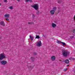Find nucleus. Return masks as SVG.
<instances>
[{"instance_id":"f257e3e1","label":"nucleus","mask_w":75,"mask_h":75,"mask_svg":"<svg viewBox=\"0 0 75 75\" xmlns=\"http://www.w3.org/2000/svg\"><path fill=\"white\" fill-rule=\"evenodd\" d=\"M38 6H39L38 4H36L32 6L31 7L33 8H34V9L36 10H38Z\"/></svg>"},{"instance_id":"f03ea898","label":"nucleus","mask_w":75,"mask_h":75,"mask_svg":"<svg viewBox=\"0 0 75 75\" xmlns=\"http://www.w3.org/2000/svg\"><path fill=\"white\" fill-rule=\"evenodd\" d=\"M6 58V56H4V53H1L0 54V61L3 60V59Z\"/></svg>"},{"instance_id":"7ed1b4c3","label":"nucleus","mask_w":75,"mask_h":75,"mask_svg":"<svg viewBox=\"0 0 75 75\" xmlns=\"http://www.w3.org/2000/svg\"><path fill=\"white\" fill-rule=\"evenodd\" d=\"M62 54L63 56H64V57H67V55H68V52L67 51H63L62 52Z\"/></svg>"},{"instance_id":"20e7f679","label":"nucleus","mask_w":75,"mask_h":75,"mask_svg":"<svg viewBox=\"0 0 75 75\" xmlns=\"http://www.w3.org/2000/svg\"><path fill=\"white\" fill-rule=\"evenodd\" d=\"M1 63L2 65H6L7 64V61L6 60H2L1 62Z\"/></svg>"},{"instance_id":"39448f33","label":"nucleus","mask_w":75,"mask_h":75,"mask_svg":"<svg viewBox=\"0 0 75 75\" xmlns=\"http://www.w3.org/2000/svg\"><path fill=\"white\" fill-rule=\"evenodd\" d=\"M41 45H42V43H41V41H40V42H38L37 44V46H38V47H41Z\"/></svg>"},{"instance_id":"423d86ee","label":"nucleus","mask_w":75,"mask_h":75,"mask_svg":"<svg viewBox=\"0 0 75 75\" xmlns=\"http://www.w3.org/2000/svg\"><path fill=\"white\" fill-rule=\"evenodd\" d=\"M0 24L1 25H2V26H5V23L4 21H2L0 22Z\"/></svg>"},{"instance_id":"0eeeda50","label":"nucleus","mask_w":75,"mask_h":75,"mask_svg":"<svg viewBox=\"0 0 75 75\" xmlns=\"http://www.w3.org/2000/svg\"><path fill=\"white\" fill-rule=\"evenodd\" d=\"M51 59L52 61H55V56H52Z\"/></svg>"},{"instance_id":"6e6552de","label":"nucleus","mask_w":75,"mask_h":75,"mask_svg":"<svg viewBox=\"0 0 75 75\" xmlns=\"http://www.w3.org/2000/svg\"><path fill=\"white\" fill-rule=\"evenodd\" d=\"M50 14L52 15L54 14V13H55V11H54L53 10H51L50 11Z\"/></svg>"},{"instance_id":"1a4fd4ad","label":"nucleus","mask_w":75,"mask_h":75,"mask_svg":"<svg viewBox=\"0 0 75 75\" xmlns=\"http://www.w3.org/2000/svg\"><path fill=\"white\" fill-rule=\"evenodd\" d=\"M52 27H53L54 28L56 27V26H57V25H56V24L54 23H52Z\"/></svg>"},{"instance_id":"9d476101","label":"nucleus","mask_w":75,"mask_h":75,"mask_svg":"<svg viewBox=\"0 0 75 75\" xmlns=\"http://www.w3.org/2000/svg\"><path fill=\"white\" fill-rule=\"evenodd\" d=\"M5 17H6L7 18H9V17H10V15L9 14H6L5 15Z\"/></svg>"},{"instance_id":"9b49d317","label":"nucleus","mask_w":75,"mask_h":75,"mask_svg":"<svg viewBox=\"0 0 75 75\" xmlns=\"http://www.w3.org/2000/svg\"><path fill=\"white\" fill-rule=\"evenodd\" d=\"M65 63L66 64H69V61L68 59H66L65 60Z\"/></svg>"},{"instance_id":"f8f14e48","label":"nucleus","mask_w":75,"mask_h":75,"mask_svg":"<svg viewBox=\"0 0 75 75\" xmlns=\"http://www.w3.org/2000/svg\"><path fill=\"white\" fill-rule=\"evenodd\" d=\"M57 7H54L53 8V10H54V11H55L56 10H57Z\"/></svg>"},{"instance_id":"ddd939ff","label":"nucleus","mask_w":75,"mask_h":75,"mask_svg":"<svg viewBox=\"0 0 75 75\" xmlns=\"http://www.w3.org/2000/svg\"><path fill=\"white\" fill-rule=\"evenodd\" d=\"M31 59L32 61L33 62V61H34V59H35V58L33 57H31Z\"/></svg>"},{"instance_id":"4468645a","label":"nucleus","mask_w":75,"mask_h":75,"mask_svg":"<svg viewBox=\"0 0 75 75\" xmlns=\"http://www.w3.org/2000/svg\"><path fill=\"white\" fill-rule=\"evenodd\" d=\"M9 8H10V10H13V7L12 6H10L9 7Z\"/></svg>"},{"instance_id":"2eb2a0df","label":"nucleus","mask_w":75,"mask_h":75,"mask_svg":"<svg viewBox=\"0 0 75 75\" xmlns=\"http://www.w3.org/2000/svg\"><path fill=\"white\" fill-rule=\"evenodd\" d=\"M60 42L61 43H62V44L63 45H66V44H65V43L62 42Z\"/></svg>"},{"instance_id":"dca6fc26","label":"nucleus","mask_w":75,"mask_h":75,"mask_svg":"<svg viewBox=\"0 0 75 75\" xmlns=\"http://www.w3.org/2000/svg\"><path fill=\"white\" fill-rule=\"evenodd\" d=\"M40 38V36L38 35L36 36L35 37V38H38V39H39Z\"/></svg>"},{"instance_id":"f3484780","label":"nucleus","mask_w":75,"mask_h":75,"mask_svg":"<svg viewBox=\"0 0 75 75\" xmlns=\"http://www.w3.org/2000/svg\"><path fill=\"white\" fill-rule=\"evenodd\" d=\"M30 40H32V41H33V37L31 36V35H30Z\"/></svg>"},{"instance_id":"a211bd4d","label":"nucleus","mask_w":75,"mask_h":75,"mask_svg":"<svg viewBox=\"0 0 75 75\" xmlns=\"http://www.w3.org/2000/svg\"><path fill=\"white\" fill-rule=\"evenodd\" d=\"M58 3H59V4H60L62 2V0H60L58 1Z\"/></svg>"},{"instance_id":"6ab92c4d","label":"nucleus","mask_w":75,"mask_h":75,"mask_svg":"<svg viewBox=\"0 0 75 75\" xmlns=\"http://www.w3.org/2000/svg\"><path fill=\"white\" fill-rule=\"evenodd\" d=\"M27 2H28V1H30V2L31 3V2H32V1L31 0H26Z\"/></svg>"},{"instance_id":"aec40b11","label":"nucleus","mask_w":75,"mask_h":75,"mask_svg":"<svg viewBox=\"0 0 75 75\" xmlns=\"http://www.w3.org/2000/svg\"><path fill=\"white\" fill-rule=\"evenodd\" d=\"M39 11H38V12H36V14L37 15H39Z\"/></svg>"},{"instance_id":"412c9836","label":"nucleus","mask_w":75,"mask_h":75,"mask_svg":"<svg viewBox=\"0 0 75 75\" xmlns=\"http://www.w3.org/2000/svg\"><path fill=\"white\" fill-rule=\"evenodd\" d=\"M61 42H60L59 41V40H57V43H58V44H59L60 43H61Z\"/></svg>"},{"instance_id":"4be33fe9","label":"nucleus","mask_w":75,"mask_h":75,"mask_svg":"<svg viewBox=\"0 0 75 75\" xmlns=\"http://www.w3.org/2000/svg\"><path fill=\"white\" fill-rule=\"evenodd\" d=\"M5 19L7 21H9L10 20H9V19L8 18H5Z\"/></svg>"},{"instance_id":"5701e85b","label":"nucleus","mask_w":75,"mask_h":75,"mask_svg":"<svg viewBox=\"0 0 75 75\" xmlns=\"http://www.w3.org/2000/svg\"><path fill=\"white\" fill-rule=\"evenodd\" d=\"M72 33H75V29L73 30L72 31Z\"/></svg>"},{"instance_id":"b1692460","label":"nucleus","mask_w":75,"mask_h":75,"mask_svg":"<svg viewBox=\"0 0 75 75\" xmlns=\"http://www.w3.org/2000/svg\"><path fill=\"white\" fill-rule=\"evenodd\" d=\"M35 16H34V14H33V17L32 18H33L34 19L35 17Z\"/></svg>"},{"instance_id":"393cba45","label":"nucleus","mask_w":75,"mask_h":75,"mask_svg":"<svg viewBox=\"0 0 75 75\" xmlns=\"http://www.w3.org/2000/svg\"><path fill=\"white\" fill-rule=\"evenodd\" d=\"M67 70H68V69H67V68L65 69H64V71H67Z\"/></svg>"},{"instance_id":"a878e982","label":"nucleus","mask_w":75,"mask_h":75,"mask_svg":"<svg viewBox=\"0 0 75 75\" xmlns=\"http://www.w3.org/2000/svg\"><path fill=\"white\" fill-rule=\"evenodd\" d=\"M4 1L5 3H7V0H4Z\"/></svg>"},{"instance_id":"bb28decb","label":"nucleus","mask_w":75,"mask_h":75,"mask_svg":"<svg viewBox=\"0 0 75 75\" xmlns=\"http://www.w3.org/2000/svg\"><path fill=\"white\" fill-rule=\"evenodd\" d=\"M31 23H32L31 22H28V24H31Z\"/></svg>"},{"instance_id":"cd10ccee","label":"nucleus","mask_w":75,"mask_h":75,"mask_svg":"<svg viewBox=\"0 0 75 75\" xmlns=\"http://www.w3.org/2000/svg\"><path fill=\"white\" fill-rule=\"evenodd\" d=\"M34 55H37V54H36L35 53H34Z\"/></svg>"},{"instance_id":"c85d7f7f","label":"nucleus","mask_w":75,"mask_h":75,"mask_svg":"<svg viewBox=\"0 0 75 75\" xmlns=\"http://www.w3.org/2000/svg\"><path fill=\"white\" fill-rule=\"evenodd\" d=\"M74 20H75V15L74 16Z\"/></svg>"},{"instance_id":"c756f323","label":"nucleus","mask_w":75,"mask_h":75,"mask_svg":"<svg viewBox=\"0 0 75 75\" xmlns=\"http://www.w3.org/2000/svg\"><path fill=\"white\" fill-rule=\"evenodd\" d=\"M58 8H59V9H61V8L58 7Z\"/></svg>"},{"instance_id":"7c9ffc66","label":"nucleus","mask_w":75,"mask_h":75,"mask_svg":"<svg viewBox=\"0 0 75 75\" xmlns=\"http://www.w3.org/2000/svg\"><path fill=\"white\" fill-rule=\"evenodd\" d=\"M69 65H67V67H69Z\"/></svg>"},{"instance_id":"2f4dec72","label":"nucleus","mask_w":75,"mask_h":75,"mask_svg":"<svg viewBox=\"0 0 75 75\" xmlns=\"http://www.w3.org/2000/svg\"><path fill=\"white\" fill-rule=\"evenodd\" d=\"M30 68H31V66H30Z\"/></svg>"},{"instance_id":"473e14b6","label":"nucleus","mask_w":75,"mask_h":75,"mask_svg":"<svg viewBox=\"0 0 75 75\" xmlns=\"http://www.w3.org/2000/svg\"><path fill=\"white\" fill-rule=\"evenodd\" d=\"M18 0V1H20V0Z\"/></svg>"},{"instance_id":"72a5a7b5","label":"nucleus","mask_w":75,"mask_h":75,"mask_svg":"<svg viewBox=\"0 0 75 75\" xmlns=\"http://www.w3.org/2000/svg\"><path fill=\"white\" fill-rule=\"evenodd\" d=\"M0 5H1V3H0Z\"/></svg>"}]
</instances>
